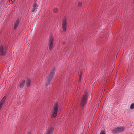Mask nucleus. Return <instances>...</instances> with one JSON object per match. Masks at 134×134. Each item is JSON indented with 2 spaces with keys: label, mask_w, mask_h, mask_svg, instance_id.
<instances>
[{
  "label": "nucleus",
  "mask_w": 134,
  "mask_h": 134,
  "mask_svg": "<svg viewBox=\"0 0 134 134\" xmlns=\"http://www.w3.org/2000/svg\"><path fill=\"white\" fill-rule=\"evenodd\" d=\"M88 99V94L86 93L82 97L81 103L80 106L81 108L84 107L86 104Z\"/></svg>",
  "instance_id": "f257e3e1"
},
{
  "label": "nucleus",
  "mask_w": 134,
  "mask_h": 134,
  "mask_svg": "<svg viewBox=\"0 0 134 134\" xmlns=\"http://www.w3.org/2000/svg\"><path fill=\"white\" fill-rule=\"evenodd\" d=\"M59 105L58 103H54L53 109L52 111V114L53 117H55L57 116V112L58 110Z\"/></svg>",
  "instance_id": "f03ea898"
},
{
  "label": "nucleus",
  "mask_w": 134,
  "mask_h": 134,
  "mask_svg": "<svg viewBox=\"0 0 134 134\" xmlns=\"http://www.w3.org/2000/svg\"><path fill=\"white\" fill-rule=\"evenodd\" d=\"M49 41L48 45L49 47V49L50 51H51L53 47V37L52 35L49 37Z\"/></svg>",
  "instance_id": "7ed1b4c3"
},
{
  "label": "nucleus",
  "mask_w": 134,
  "mask_h": 134,
  "mask_svg": "<svg viewBox=\"0 0 134 134\" xmlns=\"http://www.w3.org/2000/svg\"><path fill=\"white\" fill-rule=\"evenodd\" d=\"M124 127L122 126H121L120 127L115 128L112 131L114 133H115L117 132H122L124 130Z\"/></svg>",
  "instance_id": "20e7f679"
},
{
  "label": "nucleus",
  "mask_w": 134,
  "mask_h": 134,
  "mask_svg": "<svg viewBox=\"0 0 134 134\" xmlns=\"http://www.w3.org/2000/svg\"><path fill=\"white\" fill-rule=\"evenodd\" d=\"M67 22V19L66 18H64L63 21L62 23V27L63 31H65L66 30Z\"/></svg>",
  "instance_id": "39448f33"
},
{
  "label": "nucleus",
  "mask_w": 134,
  "mask_h": 134,
  "mask_svg": "<svg viewBox=\"0 0 134 134\" xmlns=\"http://www.w3.org/2000/svg\"><path fill=\"white\" fill-rule=\"evenodd\" d=\"M7 52V50L2 45H1L0 48V55L4 56L5 55Z\"/></svg>",
  "instance_id": "423d86ee"
},
{
  "label": "nucleus",
  "mask_w": 134,
  "mask_h": 134,
  "mask_svg": "<svg viewBox=\"0 0 134 134\" xmlns=\"http://www.w3.org/2000/svg\"><path fill=\"white\" fill-rule=\"evenodd\" d=\"M55 66H53L52 68L50 71V74L48 77H49L53 79L55 75Z\"/></svg>",
  "instance_id": "0eeeda50"
},
{
  "label": "nucleus",
  "mask_w": 134,
  "mask_h": 134,
  "mask_svg": "<svg viewBox=\"0 0 134 134\" xmlns=\"http://www.w3.org/2000/svg\"><path fill=\"white\" fill-rule=\"evenodd\" d=\"M52 79H51V78L49 77H47L45 84L46 86V87H49V86Z\"/></svg>",
  "instance_id": "6e6552de"
},
{
  "label": "nucleus",
  "mask_w": 134,
  "mask_h": 134,
  "mask_svg": "<svg viewBox=\"0 0 134 134\" xmlns=\"http://www.w3.org/2000/svg\"><path fill=\"white\" fill-rule=\"evenodd\" d=\"M26 82L24 80H21L19 83V84L18 86L19 88H22L25 84Z\"/></svg>",
  "instance_id": "1a4fd4ad"
},
{
  "label": "nucleus",
  "mask_w": 134,
  "mask_h": 134,
  "mask_svg": "<svg viewBox=\"0 0 134 134\" xmlns=\"http://www.w3.org/2000/svg\"><path fill=\"white\" fill-rule=\"evenodd\" d=\"M53 129L52 127H51L48 129L47 130L46 133L45 134H53Z\"/></svg>",
  "instance_id": "9d476101"
},
{
  "label": "nucleus",
  "mask_w": 134,
  "mask_h": 134,
  "mask_svg": "<svg viewBox=\"0 0 134 134\" xmlns=\"http://www.w3.org/2000/svg\"><path fill=\"white\" fill-rule=\"evenodd\" d=\"M20 21V20L18 19L17 20L16 22L14 23V30H15L16 29Z\"/></svg>",
  "instance_id": "9b49d317"
},
{
  "label": "nucleus",
  "mask_w": 134,
  "mask_h": 134,
  "mask_svg": "<svg viewBox=\"0 0 134 134\" xmlns=\"http://www.w3.org/2000/svg\"><path fill=\"white\" fill-rule=\"evenodd\" d=\"M38 5L37 4H35L34 5L33 8L32 9V11L33 12H35L37 9V7Z\"/></svg>",
  "instance_id": "f8f14e48"
},
{
  "label": "nucleus",
  "mask_w": 134,
  "mask_h": 134,
  "mask_svg": "<svg viewBox=\"0 0 134 134\" xmlns=\"http://www.w3.org/2000/svg\"><path fill=\"white\" fill-rule=\"evenodd\" d=\"M6 99V96H5L4 97H3L2 99L0 102V104L1 105H2L4 103Z\"/></svg>",
  "instance_id": "ddd939ff"
},
{
  "label": "nucleus",
  "mask_w": 134,
  "mask_h": 134,
  "mask_svg": "<svg viewBox=\"0 0 134 134\" xmlns=\"http://www.w3.org/2000/svg\"><path fill=\"white\" fill-rule=\"evenodd\" d=\"M26 85L27 87L29 86L30 85V83H31V80L30 79H28L26 81Z\"/></svg>",
  "instance_id": "4468645a"
},
{
  "label": "nucleus",
  "mask_w": 134,
  "mask_h": 134,
  "mask_svg": "<svg viewBox=\"0 0 134 134\" xmlns=\"http://www.w3.org/2000/svg\"><path fill=\"white\" fill-rule=\"evenodd\" d=\"M130 108L131 109L134 108V103H132L131 104L130 107Z\"/></svg>",
  "instance_id": "2eb2a0df"
},
{
  "label": "nucleus",
  "mask_w": 134,
  "mask_h": 134,
  "mask_svg": "<svg viewBox=\"0 0 134 134\" xmlns=\"http://www.w3.org/2000/svg\"><path fill=\"white\" fill-rule=\"evenodd\" d=\"M100 134H106V133L104 131H102Z\"/></svg>",
  "instance_id": "dca6fc26"
},
{
  "label": "nucleus",
  "mask_w": 134,
  "mask_h": 134,
  "mask_svg": "<svg viewBox=\"0 0 134 134\" xmlns=\"http://www.w3.org/2000/svg\"><path fill=\"white\" fill-rule=\"evenodd\" d=\"M58 11V9L56 8H55L54 9V12L55 13H57Z\"/></svg>",
  "instance_id": "f3484780"
},
{
  "label": "nucleus",
  "mask_w": 134,
  "mask_h": 134,
  "mask_svg": "<svg viewBox=\"0 0 134 134\" xmlns=\"http://www.w3.org/2000/svg\"><path fill=\"white\" fill-rule=\"evenodd\" d=\"M82 3L81 2H79L78 4V5L79 7H80L82 5Z\"/></svg>",
  "instance_id": "a211bd4d"
},
{
  "label": "nucleus",
  "mask_w": 134,
  "mask_h": 134,
  "mask_svg": "<svg viewBox=\"0 0 134 134\" xmlns=\"http://www.w3.org/2000/svg\"><path fill=\"white\" fill-rule=\"evenodd\" d=\"M83 71H82L80 73V75H81V76H82L83 75Z\"/></svg>",
  "instance_id": "6ab92c4d"
},
{
  "label": "nucleus",
  "mask_w": 134,
  "mask_h": 134,
  "mask_svg": "<svg viewBox=\"0 0 134 134\" xmlns=\"http://www.w3.org/2000/svg\"><path fill=\"white\" fill-rule=\"evenodd\" d=\"M82 76H81V75H79V82L80 81V80H81V78Z\"/></svg>",
  "instance_id": "aec40b11"
},
{
  "label": "nucleus",
  "mask_w": 134,
  "mask_h": 134,
  "mask_svg": "<svg viewBox=\"0 0 134 134\" xmlns=\"http://www.w3.org/2000/svg\"><path fill=\"white\" fill-rule=\"evenodd\" d=\"M27 134H31L30 132H29Z\"/></svg>",
  "instance_id": "412c9836"
},
{
  "label": "nucleus",
  "mask_w": 134,
  "mask_h": 134,
  "mask_svg": "<svg viewBox=\"0 0 134 134\" xmlns=\"http://www.w3.org/2000/svg\"><path fill=\"white\" fill-rule=\"evenodd\" d=\"M65 44V43H63V44Z\"/></svg>",
  "instance_id": "4be33fe9"
}]
</instances>
